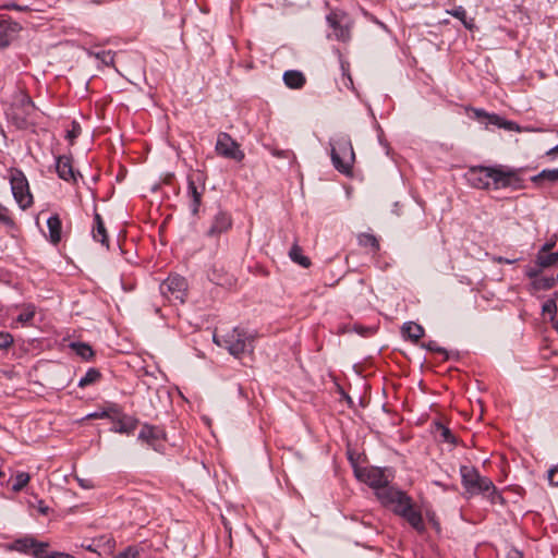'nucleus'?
I'll return each mask as SVG.
<instances>
[{
    "label": "nucleus",
    "mask_w": 558,
    "mask_h": 558,
    "mask_svg": "<svg viewBox=\"0 0 558 558\" xmlns=\"http://www.w3.org/2000/svg\"><path fill=\"white\" fill-rule=\"evenodd\" d=\"M159 290L168 302L183 304L187 295V282L182 276L170 275L160 283Z\"/></svg>",
    "instance_id": "nucleus-5"
},
{
    "label": "nucleus",
    "mask_w": 558,
    "mask_h": 558,
    "mask_svg": "<svg viewBox=\"0 0 558 558\" xmlns=\"http://www.w3.org/2000/svg\"><path fill=\"white\" fill-rule=\"evenodd\" d=\"M35 316V307L33 305L25 306L17 315L16 320L22 324H28Z\"/></svg>",
    "instance_id": "nucleus-34"
},
{
    "label": "nucleus",
    "mask_w": 558,
    "mask_h": 558,
    "mask_svg": "<svg viewBox=\"0 0 558 558\" xmlns=\"http://www.w3.org/2000/svg\"><path fill=\"white\" fill-rule=\"evenodd\" d=\"M0 222L7 226L13 225V219L9 215L7 207L0 204Z\"/></svg>",
    "instance_id": "nucleus-42"
},
{
    "label": "nucleus",
    "mask_w": 558,
    "mask_h": 558,
    "mask_svg": "<svg viewBox=\"0 0 558 558\" xmlns=\"http://www.w3.org/2000/svg\"><path fill=\"white\" fill-rule=\"evenodd\" d=\"M543 270V267L538 266V264H536L535 266H526L525 267V275L535 280L537 277H539V274L542 272Z\"/></svg>",
    "instance_id": "nucleus-41"
},
{
    "label": "nucleus",
    "mask_w": 558,
    "mask_h": 558,
    "mask_svg": "<svg viewBox=\"0 0 558 558\" xmlns=\"http://www.w3.org/2000/svg\"><path fill=\"white\" fill-rule=\"evenodd\" d=\"M332 166L342 174L351 175L355 161V154L351 138L347 134H338L329 142Z\"/></svg>",
    "instance_id": "nucleus-3"
},
{
    "label": "nucleus",
    "mask_w": 558,
    "mask_h": 558,
    "mask_svg": "<svg viewBox=\"0 0 558 558\" xmlns=\"http://www.w3.org/2000/svg\"><path fill=\"white\" fill-rule=\"evenodd\" d=\"M555 243H545L542 248L539 250V252L543 253H548L553 247H554Z\"/></svg>",
    "instance_id": "nucleus-51"
},
{
    "label": "nucleus",
    "mask_w": 558,
    "mask_h": 558,
    "mask_svg": "<svg viewBox=\"0 0 558 558\" xmlns=\"http://www.w3.org/2000/svg\"><path fill=\"white\" fill-rule=\"evenodd\" d=\"M92 233L95 241L100 242L104 246L109 248L107 230L100 214L97 211L94 215V227Z\"/></svg>",
    "instance_id": "nucleus-19"
},
{
    "label": "nucleus",
    "mask_w": 558,
    "mask_h": 558,
    "mask_svg": "<svg viewBox=\"0 0 558 558\" xmlns=\"http://www.w3.org/2000/svg\"><path fill=\"white\" fill-rule=\"evenodd\" d=\"M94 56L101 61L105 65L109 66L112 65L114 62V52L108 50V51H98L94 53Z\"/></svg>",
    "instance_id": "nucleus-36"
},
{
    "label": "nucleus",
    "mask_w": 558,
    "mask_h": 558,
    "mask_svg": "<svg viewBox=\"0 0 558 558\" xmlns=\"http://www.w3.org/2000/svg\"><path fill=\"white\" fill-rule=\"evenodd\" d=\"M214 341L236 359H242L244 354H251L254 350V337L239 327L231 329L223 336L214 335Z\"/></svg>",
    "instance_id": "nucleus-4"
},
{
    "label": "nucleus",
    "mask_w": 558,
    "mask_h": 558,
    "mask_svg": "<svg viewBox=\"0 0 558 558\" xmlns=\"http://www.w3.org/2000/svg\"><path fill=\"white\" fill-rule=\"evenodd\" d=\"M76 481H77L78 485L84 489H90L95 486L93 480H90V478H82V477L76 476Z\"/></svg>",
    "instance_id": "nucleus-47"
},
{
    "label": "nucleus",
    "mask_w": 558,
    "mask_h": 558,
    "mask_svg": "<svg viewBox=\"0 0 558 558\" xmlns=\"http://www.w3.org/2000/svg\"><path fill=\"white\" fill-rule=\"evenodd\" d=\"M558 263V253H543L538 252L536 256V264L544 268H548Z\"/></svg>",
    "instance_id": "nucleus-24"
},
{
    "label": "nucleus",
    "mask_w": 558,
    "mask_h": 558,
    "mask_svg": "<svg viewBox=\"0 0 558 558\" xmlns=\"http://www.w3.org/2000/svg\"><path fill=\"white\" fill-rule=\"evenodd\" d=\"M542 311L544 314H548L550 316V319L553 320L555 318L556 312H557V303L555 300H547L542 307Z\"/></svg>",
    "instance_id": "nucleus-38"
},
{
    "label": "nucleus",
    "mask_w": 558,
    "mask_h": 558,
    "mask_svg": "<svg viewBox=\"0 0 558 558\" xmlns=\"http://www.w3.org/2000/svg\"><path fill=\"white\" fill-rule=\"evenodd\" d=\"M494 260L498 264H514L515 262L519 260V258L509 259V258H506L502 256H498V257H495Z\"/></svg>",
    "instance_id": "nucleus-49"
},
{
    "label": "nucleus",
    "mask_w": 558,
    "mask_h": 558,
    "mask_svg": "<svg viewBox=\"0 0 558 558\" xmlns=\"http://www.w3.org/2000/svg\"><path fill=\"white\" fill-rule=\"evenodd\" d=\"M71 347L73 348L77 355H80L82 359L86 361L90 360L94 356V351L86 343L74 342L71 344Z\"/></svg>",
    "instance_id": "nucleus-30"
},
{
    "label": "nucleus",
    "mask_w": 558,
    "mask_h": 558,
    "mask_svg": "<svg viewBox=\"0 0 558 558\" xmlns=\"http://www.w3.org/2000/svg\"><path fill=\"white\" fill-rule=\"evenodd\" d=\"M555 154H558V144L551 148L550 150L547 151V155H555Z\"/></svg>",
    "instance_id": "nucleus-52"
},
{
    "label": "nucleus",
    "mask_w": 558,
    "mask_h": 558,
    "mask_svg": "<svg viewBox=\"0 0 558 558\" xmlns=\"http://www.w3.org/2000/svg\"><path fill=\"white\" fill-rule=\"evenodd\" d=\"M547 478L550 485L558 486V468L554 466L548 470Z\"/></svg>",
    "instance_id": "nucleus-45"
},
{
    "label": "nucleus",
    "mask_w": 558,
    "mask_h": 558,
    "mask_svg": "<svg viewBox=\"0 0 558 558\" xmlns=\"http://www.w3.org/2000/svg\"><path fill=\"white\" fill-rule=\"evenodd\" d=\"M232 226V218L227 211H218L206 231V235L209 238H217L220 234L227 232Z\"/></svg>",
    "instance_id": "nucleus-13"
},
{
    "label": "nucleus",
    "mask_w": 558,
    "mask_h": 558,
    "mask_svg": "<svg viewBox=\"0 0 558 558\" xmlns=\"http://www.w3.org/2000/svg\"><path fill=\"white\" fill-rule=\"evenodd\" d=\"M31 476L26 472H19L13 480L12 489L14 492L22 490L29 482Z\"/></svg>",
    "instance_id": "nucleus-31"
},
{
    "label": "nucleus",
    "mask_w": 558,
    "mask_h": 558,
    "mask_svg": "<svg viewBox=\"0 0 558 558\" xmlns=\"http://www.w3.org/2000/svg\"><path fill=\"white\" fill-rule=\"evenodd\" d=\"M460 475L464 495L468 498L482 494L486 496L492 504L502 501V497L497 492L494 483L488 477L482 476L474 466L461 465Z\"/></svg>",
    "instance_id": "nucleus-2"
},
{
    "label": "nucleus",
    "mask_w": 558,
    "mask_h": 558,
    "mask_svg": "<svg viewBox=\"0 0 558 558\" xmlns=\"http://www.w3.org/2000/svg\"><path fill=\"white\" fill-rule=\"evenodd\" d=\"M422 347L428 351L442 354L445 360L448 359V353H447L446 349L439 347L438 343L434 340H429L428 342L423 343Z\"/></svg>",
    "instance_id": "nucleus-37"
},
{
    "label": "nucleus",
    "mask_w": 558,
    "mask_h": 558,
    "mask_svg": "<svg viewBox=\"0 0 558 558\" xmlns=\"http://www.w3.org/2000/svg\"><path fill=\"white\" fill-rule=\"evenodd\" d=\"M13 343V337L9 332L0 331V349H8Z\"/></svg>",
    "instance_id": "nucleus-40"
},
{
    "label": "nucleus",
    "mask_w": 558,
    "mask_h": 558,
    "mask_svg": "<svg viewBox=\"0 0 558 558\" xmlns=\"http://www.w3.org/2000/svg\"><path fill=\"white\" fill-rule=\"evenodd\" d=\"M37 510L41 514L47 515L49 513L50 508L43 500H38V502H37Z\"/></svg>",
    "instance_id": "nucleus-48"
},
{
    "label": "nucleus",
    "mask_w": 558,
    "mask_h": 558,
    "mask_svg": "<svg viewBox=\"0 0 558 558\" xmlns=\"http://www.w3.org/2000/svg\"><path fill=\"white\" fill-rule=\"evenodd\" d=\"M327 24L333 29V35L337 40L349 41L351 38L352 21L350 16L343 11H331L326 16Z\"/></svg>",
    "instance_id": "nucleus-9"
},
{
    "label": "nucleus",
    "mask_w": 558,
    "mask_h": 558,
    "mask_svg": "<svg viewBox=\"0 0 558 558\" xmlns=\"http://www.w3.org/2000/svg\"><path fill=\"white\" fill-rule=\"evenodd\" d=\"M465 179L475 189H489L493 186L495 190L511 187L520 190L523 187V181L518 175L517 171L506 169L502 166L471 167L466 173Z\"/></svg>",
    "instance_id": "nucleus-1"
},
{
    "label": "nucleus",
    "mask_w": 558,
    "mask_h": 558,
    "mask_svg": "<svg viewBox=\"0 0 558 558\" xmlns=\"http://www.w3.org/2000/svg\"><path fill=\"white\" fill-rule=\"evenodd\" d=\"M466 112H472L470 116L472 119L476 120L481 124H484L486 128L489 125H495L499 129H505L507 131H519L520 128L515 122L505 120L500 116L496 113H489L481 108L466 107Z\"/></svg>",
    "instance_id": "nucleus-8"
},
{
    "label": "nucleus",
    "mask_w": 558,
    "mask_h": 558,
    "mask_svg": "<svg viewBox=\"0 0 558 558\" xmlns=\"http://www.w3.org/2000/svg\"><path fill=\"white\" fill-rule=\"evenodd\" d=\"M111 412L118 413V410L116 408H109L108 410L90 413L87 415V417L88 418H106V417H110Z\"/></svg>",
    "instance_id": "nucleus-43"
},
{
    "label": "nucleus",
    "mask_w": 558,
    "mask_h": 558,
    "mask_svg": "<svg viewBox=\"0 0 558 558\" xmlns=\"http://www.w3.org/2000/svg\"><path fill=\"white\" fill-rule=\"evenodd\" d=\"M80 134H81V125L77 122L73 121L72 128H71V130L68 131L66 137L71 142H73L76 137H78Z\"/></svg>",
    "instance_id": "nucleus-44"
},
{
    "label": "nucleus",
    "mask_w": 558,
    "mask_h": 558,
    "mask_svg": "<svg viewBox=\"0 0 558 558\" xmlns=\"http://www.w3.org/2000/svg\"><path fill=\"white\" fill-rule=\"evenodd\" d=\"M11 190L14 199L20 208L25 210L33 204V195L29 191V185L26 177L20 170H14L10 178Z\"/></svg>",
    "instance_id": "nucleus-6"
},
{
    "label": "nucleus",
    "mask_w": 558,
    "mask_h": 558,
    "mask_svg": "<svg viewBox=\"0 0 558 558\" xmlns=\"http://www.w3.org/2000/svg\"><path fill=\"white\" fill-rule=\"evenodd\" d=\"M15 549L27 553L28 550H33V556L36 558V551L38 550H46L48 547L47 543L37 542L36 539L32 537H25L17 539L14 545Z\"/></svg>",
    "instance_id": "nucleus-18"
},
{
    "label": "nucleus",
    "mask_w": 558,
    "mask_h": 558,
    "mask_svg": "<svg viewBox=\"0 0 558 558\" xmlns=\"http://www.w3.org/2000/svg\"><path fill=\"white\" fill-rule=\"evenodd\" d=\"M556 279L554 277H537L532 281V287L536 291L549 290L554 287Z\"/></svg>",
    "instance_id": "nucleus-28"
},
{
    "label": "nucleus",
    "mask_w": 558,
    "mask_h": 558,
    "mask_svg": "<svg viewBox=\"0 0 558 558\" xmlns=\"http://www.w3.org/2000/svg\"><path fill=\"white\" fill-rule=\"evenodd\" d=\"M47 227L49 230V240L53 244H58L61 241V229L62 223L58 215H53L48 218Z\"/></svg>",
    "instance_id": "nucleus-22"
},
{
    "label": "nucleus",
    "mask_w": 558,
    "mask_h": 558,
    "mask_svg": "<svg viewBox=\"0 0 558 558\" xmlns=\"http://www.w3.org/2000/svg\"><path fill=\"white\" fill-rule=\"evenodd\" d=\"M3 475L2 471L0 470V477Z\"/></svg>",
    "instance_id": "nucleus-56"
},
{
    "label": "nucleus",
    "mask_w": 558,
    "mask_h": 558,
    "mask_svg": "<svg viewBox=\"0 0 558 558\" xmlns=\"http://www.w3.org/2000/svg\"><path fill=\"white\" fill-rule=\"evenodd\" d=\"M204 185H196V181L193 175L187 178V191L186 195L190 199V208L193 215L198 214L199 206L202 204V197L204 194Z\"/></svg>",
    "instance_id": "nucleus-14"
},
{
    "label": "nucleus",
    "mask_w": 558,
    "mask_h": 558,
    "mask_svg": "<svg viewBox=\"0 0 558 558\" xmlns=\"http://www.w3.org/2000/svg\"><path fill=\"white\" fill-rule=\"evenodd\" d=\"M162 437V430L156 426L145 424L140 434L138 440L147 444L149 447L157 449V444Z\"/></svg>",
    "instance_id": "nucleus-16"
},
{
    "label": "nucleus",
    "mask_w": 558,
    "mask_h": 558,
    "mask_svg": "<svg viewBox=\"0 0 558 558\" xmlns=\"http://www.w3.org/2000/svg\"><path fill=\"white\" fill-rule=\"evenodd\" d=\"M21 106L22 108H27V102L24 100V97L21 99Z\"/></svg>",
    "instance_id": "nucleus-54"
},
{
    "label": "nucleus",
    "mask_w": 558,
    "mask_h": 558,
    "mask_svg": "<svg viewBox=\"0 0 558 558\" xmlns=\"http://www.w3.org/2000/svg\"><path fill=\"white\" fill-rule=\"evenodd\" d=\"M448 13L460 20L465 28L472 29L474 27L473 19H468L466 11L463 7H457L451 11H448Z\"/></svg>",
    "instance_id": "nucleus-25"
},
{
    "label": "nucleus",
    "mask_w": 558,
    "mask_h": 558,
    "mask_svg": "<svg viewBox=\"0 0 558 558\" xmlns=\"http://www.w3.org/2000/svg\"><path fill=\"white\" fill-rule=\"evenodd\" d=\"M359 244L361 246H369L374 252H377L379 250V242L376 239L375 235L371 233H361L357 236Z\"/></svg>",
    "instance_id": "nucleus-27"
},
{
    "label": "nucleus",
    "mask_w": 558,
    "mask_h": 558,
    "mask_svg": "<svg viewBox=\"0 0 558 558\" xmlns=\"http://www.w3.org/2000/svg\"><path fill=\"white\" fill-rule=\"evenodd\" d=\"M395 513L404 518L416 531L423 532L425 530L422 514L413 508L411 498H409Z\"/></svg>",
    "instance_id": "nucleus-12"
},
{
    "label": "nucleus",
    "mask_w": 558,
    "mask_h": 558,
    "mask_svg": "<svg viewBox=\"0 0 558 558\" xmlns=\"http://www.w3.org/2000/svg\"><path fill=\"white\" fill-rule=\"evenodd\" d=\"M507 558H522V556L519 553H514L513 555H510Z\"/></svg>",
    "instance_id": "nucleus-53"
},
{
    "label": "nucleus",
    "mask_w": 558,
    "mask_h": 558,
    "mask_svg": "<svg viewBox=\"0 0 558 558\" xmlns=\"http://www.w3.org/2000/svg\"><path fill=\"white\" fill-rule=\"evenodd\" d=\"M289 257L291 258L292 262L299 264L304 268H308L311 266V259L307 256L303 255V251L296 242H294L293 245L291 246L289 251Z\"/></svg>",
    "instance_id": "nucleus-23"
},
{
    "label": "nucleus",
    "mask_w": 558,
    "mask_h": 558,
    "mask_svg": "<svg viewBox=\"0 0 558 558\" xmlns=\"http://www.w3.org/2000/svg\"><path fill=\"white\" fill-rule=\"evenodd\" d=\"M216 151L218 155L233 159L235 161H242L244 159V153L241 150L239 143H236L228 133L221 132L218 134L216 142Z\"/></svg>",
    "instance_id": "nucleus-10"
},
{
    "label": "nucleus",
    "mask_w": 558,
    "mask_h": 558,
    "mask_svg": "<svg viewBox=\"0 0 558 558\" xmlns=\"http://www.w3.org/2000/svg\"><path fill=\"white\" fill-rule=\"evenodd\" d=\"M401 333L404 338L411 340L413 343H417L418 340L424 336V328L414 322H407L401 327Z\"/></svg>",
    "instance_id": "nucleus-20"
},
{
    "label": "nucleus",
    "mask_w": 558,
    "mask_h": 558,
    "mask_svg": "<svg viewBox=\"0 0 558 558\" xmlns=\"http://www.w3.org/2000/svg\"><path fill=\"white\" fill-rule=\"evenodd\" d=\"M100 378V373L96 368H89L83 377L78 380V387L84 388L96 383Z\"/></svg>",
    "instance_id": "nucleus-29"
},
{
    "label": "nucleus",
    "mask_w": 558,
    "mask_h": 558,
    "mask_svg": "<svg viewBox=\"0 0 558 558\" xmlns=\"http://www.w3.org/2000/svg\"><path fill=\"white\" fill-rule=\"evenodd\" d=\"M113 558H144L143 550L136 546H129Z\"/></svg>",
    "instance_id": "nucleus-35"
},
{
    "label": "nucleus",
    "mask_w": 558,
    "mask_h": 558,
    "mask_svg": "<svg viewBox=\"0 0 558 558\" xmlns=\"http://www.w3.org/2000/svg\"><path fill=\"white\" fill-rule=\"evenodd\" d=\"M8 29H9V24H8L7 20L0 19V48H4V47L9 46V44L11 41L10 34H9Z\"/></svg>",
    "instance_id": "nucleus-33"
},
{
    "label": "nucleus",
    "mask_w": 558,
    "mask_h": 558,
    "mask_svg": "<svg viewBox=\"0 0 558 558\" xmlns=\"http://www.w3.org/2000/svg\"><path fill=\"white\" fill-rule=\"evenodd\" d=\"M36 558H74L73 556L64 553H50L48 554L46 550H38L36 551Z\"/></svg>",
    "instance_id": "nucleus-39"
},
{
    "label": "nucleus",
    "mask_w": 558,
    "mask_h": 558,
    "mask_svg": "<svg viewBox=\"0 0 558 558\" xmlns=\"http://www.w3.org/2000/svg\"><path fill=\"white\" fill-rule=\"evenodd\" d=\"M357 477L375 489V493L384 485L390 484L393 478V473L390 469H381L371 466L362 469L357 472Z\"/></svg>",
    "instance_id": "nucleus-7"
},
{
    "label": "nucleus",
    "mask_w": 558,
    "mask_h": 558,
    "mask_svg": "<svg viewBox=\"0 0 558 558\" xmlns=\"http://www.w3.org/2000/svg\"><path fill=\"white\" fill-rule=\"evenodd\" d=\"M283 82L289 88H302L306 82L304 74L296 70H289L283 73Z\"/></svg>",
    "instance_id": "nucleus-21"
},
{
    "label": "nucleus",
    "mask_w": 558,
    "mask_h": 558,
    "mask_svg": "<svg viewBox=\"0 0 558 558\" xmlns=\"http://www.w3.org/2000/svg\"><path fill=\"white\" fill-rule=\"evenodd\" d=\"M541 179H545L550 182H557L558 181V168L557 169H544L538 174L534 175L532 178V181L537 182Z\"/></svg>",
    "instance_id": "nucleus-32"
},
{
    "label": "nucleus",
    "mask_w": 558,
    "mask_h": 558,
    "mask_svg": "<svg viewBox=\"0 0 558 558\" xmlns=\"http://www.w3.org/2000/svg\"><path fill=\"white\" fill-rule=\"evenodd\" d=\"M138 425V420L130 416V415H122L120 418L116 421V424L113 427H111V432L118 433V434H132L135 428Z\"/></svg>",
    "instance_id": "nucleus-17"
},
{
    "label": "nucleus",
    "mask_w": 558,
    "mask_h": 558,
    "mask_svg": "<svg viewBox=\"0 0 558 558\" xmlns=\"http://www.w3.org/2000/svg\"><path fill=\"white\" fill-rule=\"evenodd\" d=\"M354 330L360 335H365L366 332L371 331V328L363 327V326H355Z\"/></svg>",
    "instance_id": "nucleus-50"
},
{
    "label": "nucleus",
    "mask_w": 558,
    "mask_h": 558,
    "mask_svg": "<svg viewBox=\"0 0 558 558\" xmlns=\"http://www.w3.org/2000/svg\"><path fill=\"white\" fill-rule=\"evenodd\" d=\"M383 506L391 508L396 512L410 497L403 492L390 486L384 485L375 493Z\"/></svg>",
    "instance_id": "nucleus-11"
},
{
    "label": "nucleus",
    "mask_w": 558,
    "mask_h": 558,
    "mask_svg": "<svg viewBox=\"0 0 558 558\" xmlns=\"http://www.w3.org/2000/svg\"><path fill=\"white\" fill-rule=\"evenodd\" d=\"M435 433L440 438V440H442L445 442H449V444L456 442V437L453 436L451 430L441 423H436Z\"/></svg>",
    "instance_id": "nucleus-26"
},
{
    "label": "nucleus",
    "mask_w": 558,
    "mask_h": 558,
    "mask_svg": "<svg viewBox=\"0 0 558 558\" xmlns=\"http://www.w3.org/2000/svg\"><path fill=\"white\" fill-rule=\"evenodd\" d=\"M56 170L60 179L76 182V173L71 157L64 155L57 157Z\"/></svg>",
    "instance_id": "nucleus-15"
},
{
    "label": "nucleus",
    "mask_w": 558,
    "mask_h": 558,
    "mask_svg": "<svg viewBox=\"0 0 558 558\" xmlns=\"http://www.w3.org/2000/svg\"><path fill=\"white\" fill-rule=\"evenodd\" d=\"M155 313H159L160 308L158 306L154 307Z\"/></svg>",
    "instance_id": "nucleus-55"
},
{
    "label": "nucleus",
    "mask_w": 558,
    "mask_h": 558,
    "mask_svg": "<svg viewBox=\"0 0 558 558\" xmlns=\"http://www.w3.org/2000/svg\"><path fill=\"white\" fill-rule=\"evenodd\" d=\"M24 100L27 102V108H23V113L25 118H29L35 112V106L32 99L27 96H24Z\"/></svg>",
    "instance_id": "nucleus-46"
}]
</instances>
